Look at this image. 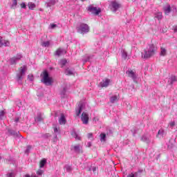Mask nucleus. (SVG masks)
I'll return each instance as SVG.
<instances>
[{
	"label": "nucleus",
	"mask_w": 177,
	"mask_h": 177,
	"mask_svg": "<svg viewBox=\"0 0 177 177\" xmlns=\"http://www.w3.org/2000/svg\"><path fill=\"white\" fill-rule=\"evenodd\" d=\"M7 177H15V175L13 174V173H8L7 174Z\"/></svg>",
	"instance_id": "44"
},
{
	"label": "nucleus",
	"mask_w": 177,
	"mask_h": 177,
	"mask_svg": "<svg viewBox=\"0 0 177 177\" xmlns=\"http://www.w3.org/2000/svg\"><path fill=\"white\" fill-rule=\"evenodd\" d=\"M28 80L32 81L34 80V76L32 75L28 76Z\"/></svg>",
	"instance_id": "43"
},
{
	"label": "nucleus",
	"mask_w": 177,
	"mask_h": 177,
	"mask_svg": "<svg viewBox=\"0 0 177 177\" xmlns=\"http://www.w3.org/2000/svg\"><path fill=\"white\" fill-rule=\"evenodd\" d=\"M136 0H132V2H136Z\"/></svg>",
	"instance_id": "56"
},
{
	"label": "nucleus",
	"mask_w": 177,
	"mask_h": 177,
	"mask_svg": "<svg viewBox=\"0 0 177 177\" xmlns=\"http://www.w3.org/2000/svg\"><path fill=\"white\" fill-rule=\"evenodd\" d=\"M32 148V147H31V145H28L26 147V149L25 150V153L28 154V153H30V151L31 150Z\"/></svg>",
	"instance_id": "36"
},
{
	"label": "nucleus",
	"mask_w": 177,
	"mask_h": 177,
	"mask_svg": "<svg viewBox=\"0 0 177 177\" xmlns=\"http://www.w3.org/2000/svg\"><path fill=\"white\" fill-rule=\"evenodd\" d=\"M42 115L41 114H38L37 116L35 118V122H41L42 121Z\"/></svg>",
	"instance_id": "23"
},
{
	"label": "nucleus",
	"mask_w": 177,
	"mask_h": 177,
	"mask_svg": "<svg viewBox=\"0 0 177 177\" xmlns=\"http://www.w3.org/2000/svg\"><path fill=\"white\" fill-rule=\"evenodd\" d=\"M93 172H96V167L93 168Z\"/></svg>",
	"instance_id": "51"
},
{
	"label": "nucleus",
	"mask_w": 177,
	"mask_h": 177,
	"mask_svg": "<svg viewBox=\"0 0 177 177\" xmlns=\"http://www.w3.org/2000/svg\"><path fill=\"white\" fill-rule=\"evenodd\" d=\"M27 71V66H21L19 73L17 74V81L18 83L21 84V81L23 80L24 77L26 75V72Z\"/></svg>",
	"instance_id": "3"
},
{
	"label": "nucleus",
	"mask_w": 177,
	"mask_h": 177,
	"mask_svg": "<svg viewBox=\"0 0 177 177\" xmlns=\"http://www.w3.org/2000/svg\"><path fill=\"white\" fill-rule=\"evenodd\" d=\"M21 8L22 9H27V5H26V3H21Z\"/></svg>",
	"instance_id": "42"
},
{
	"label": "nucleus",
	"mask_w": 177,
	"mask_h": 177,
	"mask_svg": "<svg viewBox=\"0 0 177 177\" xmlns=\"http://www.w3.org/2000/svg\"><path fill=\"white\" fill-rule=\"evenodd\" d=\"M118 99H120V97H118V95H113L111 97L110 102L111 103H115V102H118Z\"/></svg>",
	"instance_id": "19"
},
{
	"label": "nucleus",
	"mask_w": 177,
	"mask_h": 177,
	"mask_svg": "<svg viewBox=\"0 0 177 177\" xmlns=\"http://www.w3.org/2000/svg\"><path fill=\"white\" fill-rule=\"evenodd\" d=\"M155 17L158 19V20H161L162 19V14L161 12H158Z\"/></svg>",
	"instance_id": "37"
},
{
	"label": "nucleus",
	"mask_w": 177,
	"mask_h": 177,
	"mask_svg": "<svg viewBox=\"0 0 177 177\" xmlns=\"http://www.w3.org/2000/svg\"><path fill=\"white\" fill-rule=\"evenodd\" d=\"M109 84L110 80L106 79L100 83V86H101V88H106V86H109Z\"/></svg>",
	"instance_id": "13"
},
{
	"label": "nucleus",
	"mask_w": 177,
	"mask_h": 177,
	"mask_svg": "<svg viewBox=\"0 0 177 177\" xmlns=\"http://www.w3.org/2000/svg\"><path fill=\"white\" fill-rule=\"evenodd\" d=\"M66 75H74V69L68 68L65 70Z\"/></svg>",
	"instance_id": "17"
},
{
	"label": "nucleus",
	"mask_w": 177,
	"mask_h": 177,
	"mask_svg": "<svg viewBox=\"0 0 177 177\" xmlns=\"http://www.w3.org/2000/svg\"><path fill=\"white\" fill-rule=\"evenodd\" d=\"M84 107H85V103L83 102H80L77 104V106L76 107V115L77 117L81 114V113H82Z\"/></svg>",
	"instance_id": "6"
},
{
	"label": "nucleus",
	"mask_w": 177,
	"mask_h": 177,
	"mask_svg": "<svg viewBox=\"0 0 177 177\" xmlns=\"http://www.w3.org/2000/svg\"><path fill=\"white\" fill-rule=\"evenodd\" d=\"M167 55V50L164 48H160V56H165Z\"/></svg>",
	"instance_id": "27"
},
{
	"label": "nucleus",
	"mask_w": 177,
	"mask_h": 177,
	"mask_svg": "<svg viewBox=\"0 0 177 177\" xmlns=\"http://www.w3.org/2000/svg\"><path fill=\"white\" fill-rule=\"evenodd\" d=\"M59 122L60 125H64L66 124V117L64 116V114H61V117L59 119Z\"/></svg>",
	"instance_id": "14"
},
{
	"label": "nucleus",
	"mask_w": 177,
	"mask_h": 177,
	"mask_svg": "<svg viewBox=\"0 0 177 177\" xmlns=\"http://www.w3.org/2000/svg\"><path fill=\"white\" fill-rule=\"evenodd\" d=\"M129 89H131V91H132L133 89H135V85L131 84L129 87Z\"/></svg>",
	"instance_id": "45"
},
{
	"label": "nucleus",
	"mask_w": 177,
	"mask_h": 177,
	"mask_svg": "<svg viewBox=\"0 0 177 177\" xmlns=\"http://www.w3.org/2000/svg\"><path fill=\"white\" fill-rule=\"evenodd\" d=\"M31 177H38V176H31Z\"/></svg>",
	"instance_id": "55"
},
{
	"label": "nucleus",
	"mask_w": 177,
	"mask_h": 177,
	"mask_svg": "<svg viewBox=\"0 0 177 177\" xmlns=\"http://www.w3.org/2000/svg\"><path fill=\"white\" fill-rule=\"evenodd\" d=\"M5 114H6V112H5V111H0V121L1 120H3V117H5Z\"/></svg>",
	"instance_id": "34"
},
{
	"label": "nucleus",
	"mask_w": 177,
	"mask_h": 177,
	"mask_svg": "<svg viewBox=\"0 0 177 177\" xmlns=\"http://www.w3.org/2000/svg\"><path fill=\"white\" fill-rule=\"evenodd\" d=\"M40 12H44V10L42 8H39Z\"/></svg>",
	"instance_id": "53"
},
{
	"label": "nucleus",
	"mask_w": 177,
	"mask_h": 177,
	"mask_svg": "<svg viewBox=\"0 0 177 177\" xmlns=\"http://www.w3.org/2000/svg\"><path fill=\"white\" fill-rule=\"evenodd\" d=\"M174 125H175V122H173L171 123V126L174 127Z\"/></svg>",
	"instance_id": "52"
},
{
	"label": "nucleus",
	"mask_w": 177,
	"mask_h": 177,
	"mask_svg": "<svg viewBox=\"0 0 177 177\" xmlns=\"http://www.w3.org/2000/svg\"><path fill=\"white\" fill-rule=\"evenodd\" d=\"M19 121H20V118H16L15 119V122H19Z\"/></svg>",
	"instance_id": "48"
},
{
	"label": "nucleus",
	"mask_w": 177,
	"mask_h": 177,
	"mask_svg": "<svg viewBox=\"0 0 177 177\" xmlns=\"http://www.w3.org/2000/svg\"><path fill=\"white\" fill-rule=\"evenodd\" d=\"M164 136V130L160 129L158 132L157 138H162Z\"/></svg>",
	"instance_id": "25"
},
{
	"label": "nucleus",
	"mask_w": 177,
	"mask_h": 177,
	"mask_svg": "<svg viewBox=\"0 0 177 177\" xmlns=\"http://www.w3.org/2000/svg\"><path fill=\"white\" fill-rule=\"evenodd\" d=\"M141 140L145 142V143H150V142H151V138H147L146 136H142Z\"/></svg>",
	"instance_id": "18"
},
{
	"label": "nucleus",
	"mask_w": 177,
	"mask_h": 177,
	"mask_svg": "<svg viewBox=\"0 0 177 177\" xmlns=\"http://www.w3.org/2000/svg\"><path fill=\"white\" fill-rule=\"evenodd\" d=\"M41 82L44 84V85H47V86H50L52 84H53V78L49 76V73L47 71H44L41 74Z\"/></svg>",
	"instance_id": "2"
},
{
	"label": "nucleus",
	"mask_w": 177,
	"mask_h": 177,
	"mask_svg": "<svg viewBox=\"0 0 177 177\" xmlns=\"http://www.w3.org/2000/svg\"><path fill=\"white\" fill-rule=\"evenodd\" d=\"M88 12H91V13H93V15H99L100 13L101 10L100 8L93 7V6H89L88 8Z\"/></svg>",
	"instance_id": "8"
},
{
	"label": "nucleus",
	"mask_w": 177,
	"mask_h": 177,
	"mask_svg": "<svg viewBox=\"0 0 177 177\" xmlns=\"http://www.w3.org/2000/svg\"><path fill=\"white\" fill-rule=\"evenodd\" d=\"M44 174V170L39 169L37 171V174L39 175V176H42V174Z\"/></svg>",
	"instance_id": "41"
},
{
	"label": "nucleus",
	"mask_w": 177,
	"mask_h": 177,
	"mask_svg": "<svg viewBox=\"0 0 177 177\" xmlns=\"http://www.w3.org/2000/svg\"><path fill=\"white\" fill-rule=\"evenodd\" d=\"M21 57H23V55H21V54L20 53L17 54L16 56L12 57V58L10 59V64H16L17 62L21 59Z\"/></svg>",
	"instance_id": "7"
},
{
	"label": "nucleus",
	"mask_w": 177,
	"mask_h": 177,
	"mask_svg": "<svg viewBox=\"0 0 177 177\" xmlns=\"http://www.w3.org/2000/svg\"><path fill=\"white\" fill-rule=\"evenodd\" d=\"M42 46H44V48H48L49 47V46L50 45V42H49L48 41H43L41 43Z\"/></svg>",
	"instance_id": "29"
},
{
	"label": "nucleus",
	"mask_w": 177,
	"mask_h": 177,
	"mask_svg": "<svg viewBox=\"0 0 177 177\" xmlns=\"http://www.w3.org/2000/svg\"><path fill=\"white\" fill-rule=\"evenodd\" d=\"M176 76H171L170 78V81L168 82L169 85H172L174 82H176Z\"/></svg>",
	"instance_id": "22"
},
{
	"label": "nucleus",
	"mask_w": 177,
	"mask_h": 177,
	"mask_svg": "<svg viewBox=\"0 0 177 177\" xmlns=\"http://www.w3.org/2000/svg\"><path fill=\"white\" fill-rule=\"evenodd\" d=\"M93 136V134H92V133H89L88 134V138L90 139V138H92Z\"/></svg>",
	"instance_id": "49"
},
{
	"label": "nucleus",
	"mask_w": 177,
	"mask_h": 177,
	"mask_svg": "<svg viewBox=\"0 0 177 177\" xmlns=\"http://www.w3.org/2000/svg\"><path fill=\"white\" fill-rule=\"evenodd\" d=\"M53 129H54V133H59V132L60 131V127H59V126L57 125H54Z\"/></svg>",
	"instance_id": "26"
},
{
	"label": "nucleus",
	"mask_w": 177,
	"mask_h": 177,
	"mask_svg": "<svg viewBox=\"0 0 177 177\" xmlns=\"http://www.w3.org/2000/svg\"><path fill=\"white\" fill-rule=\"evenodd\" d=\"M57 3V0H47L45 3V6L46 8H51V6H55Z\"/></svg>",
	"instance_id": "10"
},
{
	"label": "nucleus",
	"mask_w": 177,
	"mask_h": 177,
	"mask_svg": "<svg viewBox=\"0 0 177 177\" xmlns=\"http://www.w3.org/2000/svg\"><path fill=\"white\" fill-rule=\"evenodd\" d=\"M8 133H10L11 136H17V132L12 129H8Z\"/></svg>",
	"instance_id": "24"
},
{
	"label": "nucleus",
	"mask_w": 177,
	"mask_h": 177,
	"mask_svg": "<svg viewBox=\"0 0 177 177\" xmlns=\"http://www.w3.org/2000/svg\"><path fill=\"white\" fill-rule=\"evenodd\" d=\"M81 120L84 125L88 124V122H89V116L88 115V113L83 112L81 116Z\"/></svg>",
	"instance_id": "9"
},
{
	"label": "nucleus",
	"mask_w": 177,
	"mask_h": 177,
	"mask_svg": "<svg viewBox=\"0 0 177 177\" xmlns=\"http://www.w3.org/2000/svg\"><path fill=\"white\" fill-rule=\"evenodd\" d=\"M163 9L165 15L171 13V6L169 4L166 5Z\"/></svg>",
	"instance_id": "16"
},
{
	"label": "nucleus",
	"mask_w": 177,
	"mask_h": 177,
	"mask_svg": "<svg viewBox=\"0 0 177 177\" xmlns=\"http://www.w3.org/2000/svg\"><path fill=\"white\" fill-rule=\"evenodd\" d=\"M28 8H29V9L30 10H34V9H35L36 6L35 3H32V2H30L28 3Z\"/></svg>",
	"instance_id": "20"
},
{
	"label": "nucleus",
	"mask_w": 177,
	"mask_h": 177,
	"mask_svg": "<svg viewBox=\"0 0 177 177\" xmlns=\"http://www.w3.org/2000/svg\"><path fill=\"white\" fill-rule=\"evenodd\" d=\"M16 6H17V0H13L12 1V4L11 6V8H16Z\"/></svg>",
	"instance_id": "40"
},
{
	"label": "nucleus",
	"mask_w": 177,
	"mask_h": 177,
	"mask_svg": "<svg viewBox=\"0 0 177 177\" xmlns=\"http://www.w3.org/2000/svg\"><path fill=\"white\" fill-rule=\"evenodd\" d=\"M10 45V43L8 40H3L2 37L0 36V48H2V46H9Z\"/></svg>",
	"instance_id": "12"
},
{
	"label": "nucleus",
	"mask_w": 177,
	"mask_h": 177,
	"mask_svg": "<svg viewBox=\"0 0 177 177\" xmlns=\"http://www.w3.org/2000/svg\"><path fill=\"white\" fill-rule=\"evenodd\" d=\"M100 140L101 142H106V133H102L100 134Z\"/></svg>",
	"instance_id": "28"
},
{
	"label": "nucleus",
	"mask_w": 177,
	"mask_h": 177,
	"mask_svg": "<svg viewBox=\"0 0 177 177\" xmlns=\"http://www.w3.org/2000/svg\"><path fill=\"white\" fill-rule=\"evenodd\" d=\"M64 50L62 49V48H59L56 52H55V55L56 56H61V55H63V53H64Z\"/></svg>",
	"instance_id": "21"
},
{
	"label": "nucleus",
	"mask_w": 177,
	"mask_h": 177,
	"mask_svg": "<svg viewBox=\"0 0 177 177\" xmlns=\"http://www.w3.org/2000/svg\"><path fill=\"white\" fill-rule=\"evenodd\" d=\"M66 64H67V60L66 59H61L59 62V64L61 67H64V66H66Z\"/></svg>",
	"instance_id": "31"
},
{
	"label": "nucleus",
	"mask_w": 177,
	"mask_h": 177,
	"mask_svg": "<svg viewBox=\"0 0 177 177\" xmlns=\"http://www.w3.org/2000/svg\"><path fill=\"white\" fill-rule=\"evenodd\" d=\"M55 27H57V25L55 24L50 25V28H55Z\"/></svg>",
	"instance_id": "47"
},
{
	"label": "nucleus",
	"mask_w": 177,
	"mask_h": 177,
	"mask_svg": "<svg viewBox=\"0 0 177 177\" xmlns=\"http://www.w3.org/2000/svg\"><path fill=\"white\" fill-rule=\"evenodd\" d=\"M66 92H67V87H64L62 91H61V95L64 96L66 95Z\"/></svg>",
	"instance_id": "39"
},
{
	"label": "nucleus",
	"mask_w": 177,
	"mask_h": 177,
	"mask_svg": "<svg viewBox=\"0 0 177 177\" xmlns=\"http://www.w3.org/2000/svg\"><path fill=\"white\" fill-rule=\"evenodd\" d=\"M121 8V4L118 3L117 1H111L109 4V9L114 13Z\"/></svg>",
	"instance_id": "5"
},
{
	"label": "nucleus",
	"mask_w": 177,
	"mask_h": 177,
	"mask_svg": "<svg viewBox=\"0 0 177 177\" xmlns=\"http://www.w3.org/2000/svg\"><path fill=\"white\" fill-rule=\"evenodd\" d=\"M89 26L86 24H80V25L77 27V32H80V34H86L89 32Z\"/></svg>",
	"instance_id": "4"
},
{
	"label": "nucleus",
	"mask_w": 177,
	"mask_h": 177,
	"mask_svg": "<svg viewBox=\"0 0 177 177\" xmlns=\"http://www.w3.org/2000/svg\"><path fill=\"white\" fill-rule=\"evenodd\" d=\"M91 146H92V142H87L86 147H91Z\"/></svg>",
	"instance_id": "46"
},
{
	"label": "nucleus",
	"mask_w": 177,
	"mask_h": 177,
	"mask_svg": "<svg viewBox=\"0 0 177 177\" xmlns=\"http://www.w3.org/2000/svg\"><path fill=\"white\" fill-rule=\"evenodd\" d=\"M122 59H124V60H127V57H128V53H126L125 50L122 51Z\"/></svg>",
	"instance_id": "30"
},
{
	"label": "nucleus",
	"mask_w": 177,
	"mask_h": 177,
	"mask_svg": "<svg viewBox=\"0 0 177 177\" xmlns=\"http://www.w3.org/2000/svg\"><path fill=\"white\" fill-rule=\"evenodd\" d=\"M45 164H46V159H42L40 161V168H44L45 167Z\"/></svg>",
	"instance_id": "32"
},
{
	"label": "nucleus",
	"mask_w": 177,
	"mask_h": 177,
	"mask_svg": "<svg viewBox=\"0 0 177 177\" xmlns=\"http://www.w3.org/2000/svg\"><path fill=\"white\" fill-rule=\"evenodd\" d=\"M156 50H157V47H156L154 44L148 45V46L142 53V59H150L151 56H154Z\"/></svg>",
	"instance_id": "1"
},
{
	"label": "nucleus",
	"mask_w": 177,
	"mask_h": 177,
	"mask_svg": "<svg viewBox=\"0 0 177 177\" xmlns=\"http://www.w3.org/2000/svg\"><path fill=\"white\" fill-rule=\"evenodd\" d=\"M2 157L0 156V160H1Z\"/></svg>",
	"instance_id": "57"
},
{
	"label": "nucleus",
	"mask_w": 177,
	"mask_h": 177,
	"mask_svg": "<svg viewBox=\"0 0 177 177\" xmlns=\"http://www.w3.org/2000/svg\"><path fill=\"white\" fill-rule=\"evenodd\" d=\"M66 172H71V171H73V169L71 168V166L68 165H66L65 167H64Z\"/></svg>",
	"instance_id": "33"
},
{
	"label": "nucleus",
	"mask_w": 177,
	"mask_h": 177,
	"mask_svg": "<svg viewBox=\"0 0 177 177\" xmlns=\"http://www.w3.org/2000/svg\"><path fill=\"white\" fill-rule=\"evenodd\" d=\"M126 74H127L128 77L132 78L134 82H136V75L135 74V72H133V71H127L126 72Z\"/></svg>",
	"instance_id": "11"
},
{
	"label": "nucleus",
	"mask_w": 177,
	"mask_h": 177,
	"mask_svg": "<svg viewBox=\"0 0 177 177\" xmlns=\"http://www.w3.org/2000/svg\"><path fill=\"white\" fill-rule=\"evenodd\" d=\"M46 138H48V136H49L48 134H46L45 136H44Z\"/></svg>",
	"instance_id": "54"
},
{
	"label": "nucleus",
	"mask_w": 177,
	"mask_h": 177,
	"mask_svg": "<svg viewBox=\"0 0 177 177\" xmlns=\"http://www.w3.org/2000/svg\"><path fill=\"white\" fill-rule=\"evenodd\" d=\"M93 57V56H87L86 59H83V62L84 63H86V62H89V60H91V59H92Z\"/></svg>",
	"instance_id": "38"
},
{
	"label": "nucleus",
	"mask_w": 177,
	"mask_h": 177,
	"mask_svg": "<svg viewBox=\"0 0 177 177\" xmlns=\"http://www.w3.org/2000/svg\"><path fill=\"white\" fill-rule=\"evenodd\" d=\"M71 150H73L75 153H81V147L80 146V145H75L71 148Z\"/></svg>",
	"instance_id": "15"
},
{
	"label": "nucleus",
	"mask_w": 177,
	"mask_h": 177,
	"mask_svg": "<svg viewBox=\"0 0 177 177\" xmlns=\"http://www.w3.org/2000/svg\"><path fill=\"white\" fill-rule=\"evenodd\" d=\"M71 136H72L73 138H75L76 139L80 140V137H78V134H77V132H75V131H73L71 132Z\"/></svg>",
	"instance_id": "35"
},
{
	"label": "nucleus",
	"mask_w": 177,
	"mask_h": 177,
	"mask_svg": "<svg viewBox=\"0 0 177 177\" xmlns=\"http://www.w3.org/2000/svg\"><path fill=\"white\" fill-rule=\"evenodd\" d=\"M174 32H177V26L174 27Z\"/></svg>",
	"instance_id": "50"
}]
</instances>
